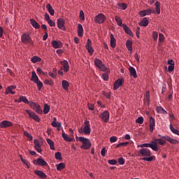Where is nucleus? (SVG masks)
Listing matches in <instances>:
<instances>
[{
    "label": "nucleus",
    "instance_id": "nucleus-9",
    "mask_svg": "<svg viewBox=\"0 0 179 179\" xmlns=\"http://www.w3.org/2000/svg\"><path fill=\"white\" fill-rule=\"evenodd\" d=\"M57 24L58 29L63 30V31H66V28L65 27V20L64 18H58Z\"/></svg>",
    "mask_w": 179,
    "mask_h": 179
},
{
    "label": "nucleus",
    "instance_id": "nucleus-57",
    "mask_svg": "<svg viewBox=\"0 0 179 179\" xmlns=\"http://www.w3.org/2000/svg\"><path fill=\"white\" fill-rule=\"evenodd\" d=\"M48 23L50 27H55V22L52 21V20H49Z\"/></svg>",
    "mask_w": 179,
    "mask_h": 179
},
{
    "label": "nucleus",
    "instance_id": "nucleus-24",
    "mask_svg": "<svg viewBox=\"0 0 179 179\" xmlns=\"http://www.w3.org/2000/svg\"><path fill=\"white\" fill-rule=\"evenodd\" d=\"M30 24H31L32 27L34 29H40V24L36 21V20L33 18L29 19Z\"/></svg>",
    "mask_w": 179,
    "mask_h": 179
},
{
    "label": "nucleus",
    "instance_id": "nucleus-14",
    "mask_svg": "<svg viewBox=\"0 0 179 179\" xmlns=\"http://www.w3.org/2000/svg\"><path fill=\"white\" fill-rule=\"evenodd\" d=\"M162 138L167 141V142H169L171 145H178L179 143L178 140L174 139L169 136H163Z\"/></svg>",
    "mask_w": 179,
    "mask_h": 179
},
{
    "label": "nucleus",
    "instance_id": "nucleus-38",
    "mask_svg": "<svg viewBox=\"0 0 179 179\" xmlns=\"http://www.w3.org/2000/svg\"><path fill=\"white\" fill-rule=\"evenodd\" d=\"M62 86L64 90H68V87H69V83L64 80L62 81Z\"/></svg>",
    "mask_w": 179,
    "mask_h": 179
},
{
    "label": "nucleus",
    "instance_id": "nucleus-3",
    "mask_svg": "<svg viewBox=\"0 0 179 179\" xmlns=\"http://www.w3.org/2000/svg\"><path fill=\"white\" fill-rule=\"evenodd\" d=\"M94 64L95 66L102 72H106L107 69H108V68H107L106 65L103 64V61L98 58L94 59Z\"/></svg>",
    "mask_w": 179,
    "mask_h": 179
},
{
    "label": "nucleus",
    "instance_id": "nucleus-33",
    "mask_svg": "<svg viewBox=\"0 0 179 179\" xmlns=\"http://www.w3.org/2000/svg\"><path fill=\"white\" fill-rule=\"evenodd\" d=\"M152 143H156V145H164L166 143V140H162V138H155Z\"/></svg>",
    "mask_w": 179,
    "mask_h": 179
},
{
    "label": "nucleus",
    "instance_id": "nucleus-58",
    "mask_svg": "<svg viewBox=\"0 0 179 179\" xmlns=\"http://www.w3.org/2000/svg\"><path fill=\"white\" fill-rule=\"evenodd\" d=\"M117 140H118V138H117V136H111L110 138V143H114V142H117Z\"/></svg>",
    "mask_w": 179,
    "mask_h": 179
},
{
    "label": "nucleus",
    "instance_id": "nucleus-51",
    "mask_svg": "<svg viewBox=\"0 0 179 179\" xmlns=\"http://www.w3.org/2000/svg\"><path fill=\"white\" fill-rule=\"evenodd\" d=\"M24 136H27L29 141H33V136L30 134V133H29L27 131H24Z\"/></svg>",
    "mask_w": 179,
    "mask_h": 179
},
{
    "label": "nucleus",
    "instance_id": "nucleus-55",
    "mask_svg": "<svg viewBox=\"0 0 179 179\" xmlns=\"http://www.w3.org/2000/svg\"><path fill=\"white\" fill-rule=\"evenodd\" d=\"M136 124H143V117H138L136 120Z\"/></svg>",
    "mask_w": 179,
    "mask_h": 179
},
{
    "label": "nucleus",
    "instance_id": "nucleus-64",
    "mask_svg": "<svg viewBox=\"0 0 179 179\" xmlns=\"http://www.w3.org/2000/svg\"><path fill=\"white\" fill-rule=\"evenodd\" d=\"M173 71H174V65H170L168 67V71L169 72H173Z\"/></svg>",
    "mask_w": 179,
    "mask_h": 179
},
{
    "label": "nucleus",
    "instance_id": "nucleus-61",
    "mask_svg": "<svg viewBox=\"0 0 179 179\" xmlns=\"http://www.w3.org/2000/svg\"><path fill=\"white\" fill-rule=\"evenodd\" d=\"M108 163L109 164H111L112 166H114V165L117 164V160H115V159H110V160L108 161Z\"/></svg>",
    "mask_w": 179,
    "mask_h": 179
},
{
    "label": "nucleus",
    "instance_id": "nucleus-36",
    "mask_svg": "<svg viewBox=\"0 0 179 179\" xmlns=\"http://www.w3.org/2000/svg\"><path fill=\"white\" fill-rule=\"evenodd\" d=\"M31 61L33 64H36V62H41V58L38 56H34L31 58Z\"/></svg>",
    "mask_w": 179,
    "mask_h": 179
},
{
    "label": "nucleus",
    "instance_id": "nucleus-25",
    "mask_svg": "<svg viewBox=\"0 0 179 179\" xmlns=\"http://www.w3.org/2000/svg\"><path fill=\"white\" fill-rule=\"evenodd\" d=\"M155 125H156V123L155 122V118L153 117H150V132H153L155 129Z\"/></svg>",
    "mask_w": 179,
    "mask_h": 179
},
{
    "label": "nucleus",
    "instance_id": "nucleus-52",
    "mask_svg": "<svg viewBox=\"0 0 179 179\" xmlns=\"http://www.w3.org/2000/svg\"><path fill=\"white\" fill-rule=\"evenodd\" d=\"M34 83H36L37 85V87H38V90L40 91L41 90V88L43 87V83L41 81H35Z\"/></svg>",
    "mask_w": 179,
    "mask_h": 179
},
{
    "label": "nucleus",
    "instance_id": "nucleus-5",
    "mask_svg": "<svg viewBox=\"0 0 179 179\" xmlns=\"http://www.w3.org/2000/svg\"><path fill=\"white\" fill-rule=\"evenodd\" d=\"M138 148H151L155 152H159V147L156 143L150 142V143H143L138 145Z\"/></svg>",
    "mask_w": 179,
    "mask_h": 179
},
{
    "label": "nucleus",
    "instance_id": "nucleus-16",
    "mask_svg": "<svg viewBox=\"0 0 179 179\" xmlns=\"http://www.w3.org/2000/svg\"><path fill=\"white\" fill-rule=\"evenodd\" d=\"M34 149L38 152V153H41L43 150L41 149V145H40V141L38 139L34 140Z\"/></svg>",
    "mask_w": 179,
    "mask_h": 179
},
{
    "label": "nucleus",
    "instance_id": "nucleus-34",
    "mask_svg": "<svg viewBox=\"0 0 179 179\" xmlns=\"http://www.w3.org/2000/svg\"><path fill=\"white\" fill-rule=\"evenodd\" d=\"M46 142L48 143V145H50V148L51 150H55V147H54V141L52 140L47 138Z\"/></svg>",
    "mask_w": 179,
    "mask_h": 179
},
{
    "label": "nucleus",
    "instance_id": "nucleus-63",
    "mask_svg": "<svg viewBox=\"0 0 179 179\" xmlns=\"http://www.w3.org/2000/svg\"><path fill=\"white\" fill-rule=\"evenodd\" d=\"M80 19H81V20H85V13L82 10L80 11Z\"/></svg>",
    "mask_w": 179,
    "mask_h": 179
},
{
    "label": "nucleus",
    "instance_id": "nucleus-30",
    "mask_svg": "<svg viewBox=\"0 0 179 179\" xmlns=\"http://www.w3.org/2000/svg\"><path fill=\"white\" fill-rule=\"evenodd\" d=\"M62 136L63 139L66 141V142H72V141H73V139H72V138H70L68 134H65L64 131H62Z\"/></svg>",
    "mask_w": 179,
    "mask_h": 179
},
{
    "label": "nucleus",
    "instance_id": "nucleus-11",
    "mask_svg": "<svg viewBox=\"0 0 179 179\" xmlns=\"http://www.w3.org/2000/svg\"><path fill=\"white\" fill-rule=\"evenodd\" d=\"M99 117L103 122L107 123L110 121V113H108V110L103 111L100 114Z\"/></svg>",
    "mask_w": 179,
    "mask_h": 179
},
{
    "label": "nucleus",
    "instance_id": "nucleus-59",
    "mask_svg": "<svg viewBox=\"0 0 179 179\" xmlns=\"http://www.w3.org/2000/svg\"><path fill=\"white\" fill-rule=\"evenodd\" d=\"M87 108H88V110H90V111H93V110H94V104L87 103Z\"/></svg>",
    "mask_w": 179,
    "mask_h": 179
},
{
    "label": "nucleus",
    "instance_id": "nucleus-41",
    "mask_svg": "<svg viewBox=\"0 0 179 179\" xmlns=\"http://www.w3.org/2000/svg\"><path fill=\"white\" fill-rule=\"evenodd\" d=\"M56 167H57V170L58 171H61V170H64V169H65V164L61 162V163L57 164Z\"/></svg>",
    "mask_w": 179,
    "mask_h": 179
},
{
    "label": "nucleus",
    "instance_id": "nucleus-8",
    "mask_svg": "<svg viewBox=\"0 0 179 179\" xmlns=\"http://www.w3.org/2000/svg\"><path fill=\"white\" fill-rule=\"evenodd\" d=\"M25 112L29 115V118H31L36 122H40V117H38L36 113L27 109L25 110Z\"/></svg>",
    "mask_w": 179,
    "mask_h": 179
},
{
    "label": "nucleus",
    "instance_id": "nucleus-43",
    "mask_svg": "<svg viewBox=\"0 0 179 179\" xmlns=\"http://www.w3.org/2000/svg\"><path fill=\"white\" fill-rule=\"evenodd\" d=\"M145 100L148 103V106H149L150 104V91H146Z\"/></svg>",
    "mask_w": 179,
    "mask_h": 179
},
{
    "label": "nucleus",
    "instance_id": "nucleus-46",
    "mask_svg": "<svg viewBox=\"0 0 179 179\" xmlns=\"http://www.w3.org/2000/svg\"><path fill=\"white\" fill-rule=\"evenodd\" d=\"M115 20L117 22V26H122V20L118 16L115 17Z\"/></svg>",
    "mask_w": 179,
    "mask_h": 179
},
{
    "label": "nucleus",
    "instance_id": "nucleus-29",
    "mask_svg": "<svg viewBox=\"0 0 179 179\" xmlns=\"http://www.w3.org/2000/svg\"><path fill=\"white\" fill-rule=\"evenodd\" d=\"M46 8L48 9L50 15H51V16H54V15L55 14V11L54 10V8H52L51 4L48 3L46 5Z\"/></svg>",
    "mask_w": 179,
    "mask_h": 179
},
{
    "label": "nucleus",
    "instance_id": "nucleus-19",
    "mask_svg": "<svg viewBox=\"0 0 179 179\" xmlns=\"http://www.w3.org/2000/svg\"><path fill=\"white\" fill-rule=\"evenodd\" d=\"M52 46L53 47V48H62L63 44L62 42H61V41H52L51 42Z\"/></svg>",
    "mask_w": 179,
    "mask_h": 179
},
{
    "label": "nucleus",
    "instance_id": "nucleus-31",
    "mask_svg": "<svg viewBox=\"0 0 179 179\" xmlns=\"http://www.w3.org/2000/svg\"><path fill=\"white\" fill-rule=\"evenodd\" d=\"M156 111L158 114H167V111L162 106H157Z\"/></svg>",
    "mask_w": 179,
    "mask_h": 179
},
{
    "label": "nucleus",
    "instance_id": "nucleus-40",
    "mask_svg": "<svg viewBox=\"0 0 179 179\" xmlns=\"http://www.w3.org/2000/svg\"><path fill=\"white\" fill-rule=\"evenodd\" d=\"M30 80L34 83L37 82V80H38V77L37 76V74H36V71H32V76Z\"/></svg>",
    "mask_w": 179,
    "mask_h": 179
},
{
    "label": "nucleus",
    "instance_id": "nucleus-28",
    "mask_svg": "<svg viewBox=\"0 0 179 179\" xmlns=\"http://www.w3.org/2000/svg\"><path fill=\"white\" fill-rule=\"evenodd\" d=\"M78 37H83V27L80 24H78Z\"/></svg>",
    "mask_w": 179,
    "mask_h": 179
},
{
    "label": "nucleus",
    "instance_id": "nucleus-60",
    "mask_svg": "<svg viewBox=\"0 0 179 179\" xmlns=\"http://www.w3.org/2000/svg\"><path fill=\"white\" fill-rule=\"evenodd\" d=\"M159 41L160 43H163V41H164V35H163V34H159Z\"/></svg>",
    "mask_w": 179,
    "mask_h": 179
},
{
    "label": "nucleus",
    "instance_id": "nucleus-39",
    "mask_svg": "<svg viewBox=\"0 0 179 179\" xmlns=\"http://www.w3.org/2000/svg\"><path fill=\"white\" fill-rule=\"evenodd\" d=\"M106 73H104L102 74V78L105 82H108V74L110 73V69H108L106 71Z\"/></svg>",
    "mask_w": 179,
    "mask_h": 179
},
{
    "label": "nucleus",
    "instance_id": "nucleus-2",
    "mask_svg": "<svg viewBox=\"0 0 179 179\" xmlns=\"http://www.w3.org/2000/svg\"><path fill=\"white\" fill-rule=\"evenodd\" d=\"M76 141H80L82 142L83 145H80V149H83L84 150H88L92 148V143H90V140L89 138H86L85 137H76Z\"/></svg>",
    "mask_w": 179,
    "mask_h": 179
},
{
    "label": "nucleus",
    "instance_id": "nucleus-7",
    "mask_svg": "<svg viewBox=\"0 0 179 179\" xmlns=\"http://www.w3.org/2000/svg\"><path fill=\"white\" fill-rule=\"evenodd\" d=\"M32 163L35 166H41L42 167H44L45 166H48V164H47V162H45L41 157H39V158H38L36 159L33 160Z\"/></svg>",
    "mask_w": 179,
    "mask_h": 179
},
{
    "label": "nucleus",
    "instance_id": "nucleus-42",
    "mask_svg": "<svg viewBox=\"0 0 179 179\" xmlns=\"http://www.w3.org/2000/svg\"><path fill=\"white\" fill-rule=\"evenodd\" d=\"M50 110H51V108L50 107V106L47 103H45L44 108H43V113L48 114V113H50Z\"/></svg>",
    "mask_w": 179,
    "mask_h": 179
},
{
    "label": "nucleus",
    "instance_id": "nucleus-13",
    "mask_svg": "<svg viewBox=\"0 0 179 179\" xmlns=\"http://www.w3.org/2000/svg\"><path fill=\"white\" fill-rule=\"evenodd\" d=\"M85 48L88 51L90 55H93V52H94V50L93 49V47H92V40H90V38H88L87 41Z\"/></svg>",
    "mask_w": 179,
    "mask_h": 179
},
{
    "label": "nucleus",
    "instance_id": "nucleus-32",
    "mask_svg": "<svg viewBox=\"0 0 179 179\" xmlns=\"http://www.w3.org/2000/svg\"><path fill=\"white\" fill-rule=\"evenodd\" d=\"M132 41L131 40H127V42H126V47L128 50V51H130L131 52H132Z\"/></svg>",
    "mask_w": 179,
    "mask_h": 179
},
{
    "label": "nucleus",
    "instance_id": "nucleus-45",
    "mask_svg": "<svg viewBox=\"0 0 179 179\" xmlns=\"http://www.w3.org/2000/svg\"><path fill=\"white\" fill-rule=\"evenodd\" d=\"M117 6L120 8L122 10H125L128 8V6L125 3H117Z\"/></svg>",
    "mask_w": 179,
    "mask_h": 179
},
{
    "label": "nucleus",
    "instance_id": "nucleus-26",
    "mask_svg": "<svg viewBox=\"0 0 179 179\" xmlns=\"http://www.w3.org/2000/svg\"><path fill=\"white\" fill-rule=\"evenodd\" d=\"M117 41L115 40V38L114 37V35L113 34H110V47L112 48H115L117 47Z\"/></svg>",
    "mask_w": 179,
    "mask_h": 179
},
{
    "label": "nucleus",
    "instance_id": "nucleus-44",
    "mask_svg": "<svg viewBox=\"0 0 179 179\" xmlns=\"http://www.w3.org/2000/svg\"><path fill=\"white\" fill-rule=\"evenodd\" d=\"M170 129L173 134H175V135H178L179 136V130L174 128L171 124H170Z\"/></svg>",
    "mask_w": 179,
    "mask_h": 179
},
{
    "label": "nucleus",
    "instance_id": "nucleus-23",
    "mask_svg": "<svg viewBox=\"0 0 179 179\" xmlns=\"http://www.w3.org/2000/svg\"><path fill=\"white\" fill-rule=\"evenodd\" d=\"M129 72L130 73V76H133L134 79H136L138 78V75L136 74V70H135V68L130 66L129 68Z\"/></svg>",
    "mask_w": 179,
    "mask_h": 179
},
{
    "label": "nucleus",
    "instance_id": "nucleus-49",
    "mask_svg": "<svg viewBox=\"0 0 179 179\" xmlns=\"http://www.w3.org/2000/svg\"><path fill=\"white\" fill-rule=\"evenodd\" d=\"M20 100H21V101H22V103H25V104H29V103L30 102L27 98L24 96H20Z\"/></svg>",
    "mask_w": 179,
    "mask_h": 179
},
{
    "label": "nucleus",
    "instance_id": "nucleus-22",
    "mask_svg": "<svg viewBox=\"0 0 179 179\" xmlns=\"http://www.w3.org/2000/svg\"><path fill=\"white\" fill-rule=\"evenodd\" d=\"M149 24V20L147 17H143L141 22H138V25L141 27H146Z\"/></svg>",
    "mask_w": 179,
    "mask_h": 179
},
{
    "label": "nucleus",
    "instance_id": "nucleus-15",
    "mask_svg": "<svg viewBox=\"0 0 179 179\" xmlns=\"http://www.w3.org/2000/svg\"><path fill=\"white\" fill-rule=\"evenodd\" d=\"M124 78H118L116 80L113 84V90L119 89L120 86H122V83H124Z\"/></svg>",
    "mask_w": 179,
    "mask_h": 179
},
{
    "label": "nucleus",
    "instance_id": "nucleus-47",
    "mask_svg": "<svg viewBox=\"0 0 179 179\" xmlns=\"http://www.w3.org/2000/svg\"><path fill=\"white\" fill-rule=\"evenodd\" d=\"M28 104H29V106H30L31 108H32V110H36V107L38 106V105H37V103L36 102H34L31 101H30Z\"/></svg>",
    "mask_w": 179,
    "mask_h": 179
},
{
    "label": "nucleus",
    "instance_id": "nucleus-27",
    "mask_svg": "<svg viewBox=\"0 0 179 179\" xmlns=\"http://www.w3.org/2000/svg\"><path fill=\"white\" fill-rule=\"evenodd\" d=\"M34 173L36 174V176H38V177H40V178H47V175L42 171H34Z\"/></svg>",
    "mask_w": 179,
    "mask_h": 179
},
{
    "label": "nucleus",
    "instance_id": "nucleus-62",
    "mask_svg": "<svg viewBox=\"0 0 179 179\" xmlns=\"http://www.w3.org/2000/svg\"><path fill=\"white\" fill-rule=\"evenodd\" d=\"M118 163L120 164V166H123V164H125V159H124L122 157L119 158Z\"/></svg>",
    "mask_w": 179,
    "mask_h": 179
},
{
    "label": "nucleus",
    "instance_id": "nucleus-48",
    "mask_svg": "<svg viewBox=\"0 0 179 179\" xmlns=\"http://www.w3.org/2000/svg\"><path fill=\"white\" fill-rule=\"evenodd\" d=\"M55 157L56 160H62V155L61 154L60 152H57L55 154Z\"/></svg>",
    "mask_w": 179,
    "mask_h": 179
},
{
    "label": "nucleus",
    "instance_id": "nucleus-35",
    "mask_svg": "<svg viewBox=\"0 0 179 179\" xmlns=\"http://www.w3.org/2000/svg\"><path fill=\"white\" fill-rule=\"evenodd\" d=\"M52 127H54V128H57L58 127H61V122H57V118H53V122L51 123Z\"/></svg>",
    "mask_w": 179,
    "mask_h": 179
},
{
    "label": "nucleus",
    "instance_id": "nucleus-53",
    "mask_svg": "<svg viewBox=\"0 0 179 179\" xmlns=\"http://www.w3.org/2000/svg\"><path fill=\"white\" fill-rule=\"evenodd\" d=\"M34 111L37 113V114H41L43 113V109H41V106H40V105H38V106L36 108V109L34 110Z\"/></svg>",
    "mask_w": 179,
    "mask_h": 179
},
{
    "label": "nucleus",
    "instance_id": "nucleus-54",
    "mask_svg": "<svg viewBox=\"0 0 179 179\" xmlns=\"http://www.w3.org/2000/svg\"><path fill=\"white\" fill-rule=\"evenodd\" d=\"M129 143L128 142L120 143L115 147V149H118V148H121V146H127Z\"/></svg>",
    "mask_w": 179,
    "mask_h": 179
},
{
    "label": "nucleus",
    "instance_id": "nucleus-4",
    "mask_svg": "<svg viewBox=\"0 0 179 179\" xmlns=\"http://www.w3.org/2000/svg\"><path fill=\"white\" fill-rule=\"evenodd\" d=\"M21 41L22 44H30L31 45L34 44V42H33V40H31V38H30V35L26 33L22 35Z\"/></svg>",
    "mask_w": 179,
    "mask_h": 179
},
{
    "label": "nucleus",
    "instance_id": "nucleus-18",
    "mask_svg": "<svg viewBox=\"0 0 179 179\" xmlns=\"http://www.w3.org/2000/svg\"><path fill=\"white\" fill-rule=\"evenodd\" d=\"M122 28L124 29L126 34H128L129 36H130V37H134V33H132V31H131V29L129 26L125 24H122Z\"/></svg>",
    "mask_w": 179,
    "mask_h": 179
},
{
    "label": "nucleus",
    "instance_id": "nucleus-50",
    "mask_svg": "<svg viewBox=\"0 0 179 179\" xmlns=\"http://www.w3.org/2000/svg\"><path fill=\"white\" fill-rule=\"evenodd\" d=\"M44 85H49L50 86H54V82H52V80H48L45 79L43 82Z\"/></svg>",
    "mask_w": 179,
    "mask_h": 179
},
{
    "label": "nucleus",
    "instance_id": "nucleus-21",
    "mask_svg": "<svg viewBox=\"0 0 179 179\" xmlns=\"http://www.w3.org/2000/svg\"><path fill=\"white\" fill-rule=\"evenodd\" d=\"M61 65H63V69L64 72H69V63L66 60L60 62Z\"/></svg>",
    "mask_w": 179,
    "mask_h": 179
},
{
    "label": "nucleus",
    "instance_id": "nucleus-6",
    "mask_svg": "<svg viewBox=\"0 0 179 179\" xmlns=\"http://www.w3.org/2000/svg\"><path fill=\"white\" fill-rule=\"evenodd\" d=\"M106 19H107V17H106V15H104V14L99 13L94 17V22L98 24H101L102 23H104V22H106Z\"/></svg>",
    "mask_w": 179,
    "mask_h": 179
},
{
    "label": "nucleus",
    "instance_id": "nucleus-37",
    "mask_svg": "<svg viewBox=\"0 0 179 179\" xmlns=\"http://www.w3.org/2000/svg\"><path fill=\"white\" fill-rule=\"evenodd\" d=\"M155 11L157 15H160V1H159L155 2Z\"/></svg>",
    "mask_w": 179,
    "mask_h": 179
},
{
    "label": "nucleus",
    "instance_id": "nucleus-17",
    "mask_svg": "<svg viewBox=\"0 0 179 179\" xmlns=\"http://www.w3.org/2000/svg\"><path fill=\"white\" fill-rule=\"evenodd\" d=\"M13 123L10 121L3 120L0 123V128H9V127H12Z\"/></svg>",
    "mask_w": 179,
    "mask_h": 179
},
{
    "label": "nucleus",
    "instance_id": "nucleus-1",
    "mask_svg": "<svg viewBox=\"0 0 179 179\" xmlns=\"http://www.w3.org/2000/svg\"><path fill=\"white\" fill-rule=\"evenodd\" d=\"M138 155L143 157L142 160H144V162H153V160H156V157L152 156V152L148 148L140 149Z\"/></svg>",
    "mask_w": 179,
    "mask_h": 179
},
{
    "label": "nucleus",
    "instance_id": "nucleus-20",
    "mask_svg": "<svg viewBox=\"0 0 179 179\" xmlns=\"http://www.w3.org/2000/svg\"><path fill=\"white\" fill-rule=\"evenodd\" d=\"M15 89H16V85H10L7 87L5 94H9V93H10V94H15V92L13 91Z\"/></svg>",
    "mask_w": 179,
    "mask_h": 179
},
{
    "label": "nucleus",
    "instance_id": "nucleus-12",
    "mask_svg": "<svg viewBox=\"0 0 179 179\" xmlns=\"http://www.w3.org/2000/svg\"><path fill=\"white\" fill-rule=\"evenodd\" d=\"M84 134L85 135H90L92 132V129H90V122L88 120L84 122Z\"/></svg>",
    "mask_w": 179,
    "mask_h": 179
},
{
    "label": "nucleus",
    "instance_id": "nucleus-10",
    "mask_svg": "<svg viewBox=\"0 0 179 179\" xmlns=\"http://www.w3.org/2000/svg\"><path fill=\"white\" fill-rule=\"evenodd\" d=\"M152 13H155V10H152V8H148L144 10L139 11L138 15L141 17H145V16L152 15Z\"/></svg>",
    "mask_w": 179,
    "mask_h": 179
},
{
    "label": "nucleus",
    "instance_id": "nucleus-56",
    "mask_svg": "<svg viewBox=\"0 0 179 179\" xmlns=\"http://www.w3.org/2000/svg\"><path fill=\"white\" fill-rule=\"evenodd\" d=\"M102 94H103V96L106 97V99H110L111 98V92H103Z\"/></svg>",
    "mask_w": 179,
    "mask_h": 179
}]
</instances>
